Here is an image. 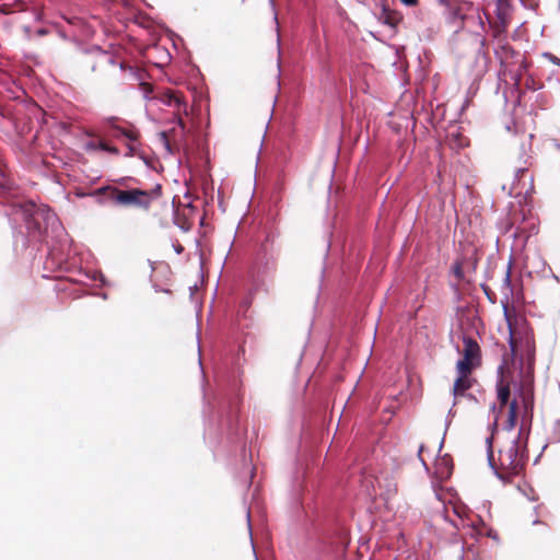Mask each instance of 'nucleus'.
<instances>
[{
	"instance_id": "nucleus-1",
	"label": "nucleus",
	"mask_w": 560,
	"mask_h": 560,
	"mask_svg": "<svg viewBox=\"0 0 560 560\" xmlns=\"http://www.w3.org/2000/svg\"><path fill=\"white\" fill-rule=\"evenodd\" d=\"M526 450L527 438L523 436L520 430L517 434L500 450V469L492 464L491 456H489V465L493 469L494 475L503 482H509L512 477L520 475L527 460Z\"/></svg>"
},
{
	"instance_id": "nucleus-2",
	"label": "nucleus",
	"mask_w": 560,
	"mask_h": 560,
	"mask_svg": "<svg viewBox=\"0 0 560 560\" xmlns=\"http://www.w3.org/2000/svg\"><path fill=\"white\" fill-rule=\"evenodd\" d=\"M112 191V199L116 205L124 207H136L140 209H149L152 202L150 192L141 189L120 190L116 187H102L97 192Z\"/></svg>"
},
{
	"instance_id": "nucleus-3",
	"label": "nucleus",
	"mask_w": 560,
	"mask_h": 560,
	"mask_svg": "<svg viewBox=\"0 0 560 560\" xmlns=\"http://www.w3.org/2000/svg\"><path fill=\"white\" fill-rule=\"evenodd\" d=\"M504 315L509 328V347L512 355H517L518 350H524L527 353L533 351V340L527 332H521L518 329H513L511 320L508 316L506 307H504Z\"/></svg>"
},
{
	"instance_id": "nucleus-4",
	"label": "nucleus",
	"mask_w": 560,
	"mask_h": 560,
	"mask_svg": "<svg viewBox=\"0 0 560 560\" xmlns=\"http://www.w3.org/2000/svg\"><path fill=\"white\" fill-rule=\"evenodd\" d=\"M504 364H500L497 370V396L501 405H505L510 398V383L504 376Z\"/></svg>"
},
{
	"instance_id": "nucleus-5",
	"label": "nucleus",
	"mask_w": 560,
	"mask_h": 560,
	"mask_svg": "<svg viewBox=\"0 0 560 560\" xmlns=\"http://www.w3.org/2000/svg\"><path fill=\"white\" fill-rule=\"evenodd\" d=\"M155 101H160L166 106L176 107L178 109L183 107L184 110H186V103L172 91L164 92L161 96L155 97Z\"/></svg>"
},
{
	"instance_id": "nucleus-6",
	"label": "nucleus",
	"mask_w": 560,
	"mask_h": 560,
	"mask_svg": "<svg viewBox=\"0 0 560 560\" xmlns=\"http://www.w3.org/2000/svg\"><path fill=\"white\" fill-rule=\"evenodd\" d=\"M479 354V346L471 338L464 337V359H467L472 362L475 358Z\"/></svg>"
},
{
	"instance_id": "nucleus-7",
	"label": "nucleus",
	"mask_w": 560,
	"mask_h": 560,
	"mask_svg": "<svg viewBox=\"0 0 560 560\" xmlns=\"http://www.w3.org/2000/svg\"><path fill=\"white\" fill-rule=\"evenodd\" d=\"M516 418H517V402H516V400H512L509 406V415H508V419L505 422V429L508 431H512L514 429L515 423H516Z\"/></svg>"
},
{
	"instance_id": "nucleus-8",
	"label": "nucleus",
	"mask_w": 560,
	"mask_h": 560,
	"mask_svg": "<svg viewBox=\"0 0 560 560\" xmlns=\"http://www.w3.org/2000/svg\"><path fill=\"white\" fill-rule=\"evenodd\" d=\"M469 388V381L466 376L458 375L453 386L454 396L462 395L466 389Z\"/></svg>"
},
{
	"instance_id": "nucleus-9",
	"label": "nucleus",
	"mask_w": 560,
	"mask_h": 560,
	"mask_svg": "<svg viewBox=\"0 0 560 560\" xmlns=\"http://www.w3.org/2000/svg\"><path fill=\"white\" fill-rule=\"evenodd\" d=\"M43 217L48 225L54 226L58 223L57 215L49 209H42L36 212V217Z\"/></svg>"
},
{
	"instance_id": "nucleus-10",
	"label": "nucleus",
	"mask_w": 560,
	"mask_h": 560,
	"mask_svg": "<svg viewBox=\"0 0 560 560\" xmlns=\"http://www.w3.org/2000/svg\"><path fill=\"white\" fill-rule=\"evenodd\" d=\"M471 361L462 358L456 363V369L458 375L467 376V374L470 372Z\"/></svg>"
},
{
	"instance_id": "nucleus-11",
	"label": "nucleus",
	"mask_w": 560,
	"mask_h": 560,
	"mask_svg": "<svg viewBox=\"0 0 560 560\" xmlns=\"http://www.w3.org/2000/svg\"><path fill=\"white\" fill-rule=\"evenodd\" d=\"M141 91L143 94V98L147 101H155V97H151V93L153 92V88L148 83H141Z\"/></svg>"
},
{
	"instance_id": "nucleus-12",
	"label": "nucleus",
	"mask_w": 560,
	"mask_h": 560,
	"mask_svg": "<svg viewBox=\"0 0 560 560\" xmlns=\"http://www.w3.org/2000/svg\"><path fill=\"white\" fill-rule=\"evenodd\" d=\"M517 489H518V491H520L523 495H525L529 501H536V500H537V497L535 495V493H534V490H533V489H530V488H529V489H528V491H527L525 488H523V487H521V486H518V487H517Z\"/></svg>"
},
{
	"instance_id": "nucleus-13",
	"label": "nucleus",
	"mask_w": 560,
	"mask_h": 560,
	"mask_svg": "<svg viewBox=\"0 0 560 560\" xmlns=\"http://www.w3.org/2000/svg\"><path fill=\"white\" fill-rule=\"evenodd\" d=\"M547 60H549L551 63L556 65V66H559L560 67V58L550 54V52H545L542 55Z\"/></svg>"
},
{
	"instance_id": "nucleus-14",
	"label": "nucleus",
	"mask_w": 560,
	"mask_h": 560,
	"mask_svg": "<svg viewBox=\"0 0 560 560\" xmlns=\"http://www.w3.org/2000/svg\"><path fill=\"white\" fill-rule=\"evenodd\" d=\"M159 137H160V140H161V142L163 143V145H164L165 150H166L168 153H171V144H170V142H168V140H167V136H166V133H165V132H160Z\"/></svg>"
},
{
	"instance_id": "nucleus-15",
	"label": "nucleus",
	"mask_w": 560,
	"mask_h": 560,
	"mask_svg": "<svg viewBox=\"0 0 560 560\" xmlns=\"http://www.w3.org/2000/svg\"><path fill=\"white\" fill-rule=\"evenodd\" d=\"M93 279L94 280H100L102 285H108L109 284L108 281L106 280L105 276L102 272H100V271H95L94 272Z\"/></svg>"
},
{
	"instance_id": "nucleus-16",
	"label": "nucleus",
	"mask_w": 560,
	"mask_h": 560,
	"mask_svg": "<svg viewBox=\"0 0 560 560\" xmlns=\"http://www.w3.org/2000/svg\"><path fill=\"white\" fill-rule=\"evenodd\" d=\"M400 2L407 7H413L417 4V0H400Z\"/></svg>"
},
{
	"instance_id": "nucleus-17",
	"label": "nucleus",
	"mask_w": 560,
	"mask_h": 560,
	"mask_svg": "<svg viewBox=\"0 0 560 560\" xmlns=\"http://www.w3.org/2000/svg\"><path fill=\"white\" fill-rule=\"evenodd\" d=\"M487 535H488V537L492 538L493 540H499L498 534L495 532H493L492 529H490Z\"/></svg>"
},
{
	"instance_id": "nucleus-18",
	"label": "nucleus",
	"mask_w": 560,
	"mask_h": 560,
	"mask_svg": "<svg viewBox=\"0 0 560 560\" xmlns=\"http://www.w3.org/2000/svg\"><path fill=\"white\" fill-rule=\"evenodd\" d=\"M395 492H396V485L395 483L388 485L387 494L390 495L392 493H395Z\"/></svg>"
},
{
	"instance_id": "nucleus-19",
	"label": "nucleus",
	"mask_w": 560,
	"mask_h": 560,
	"mask_svg": "<svg viewBox=\"0 0 560 560\" xmlns=\"http://www.w3.org/2000/svg\"><path fill=\"white\" fill-rule=\"evenodd\" d=\"M504 283H505L506 285H510V283H511V279H510V271H508V272H506V275H505Z\"/></svg>"
},
{
	"instance_id": "nucleus-20",
	"label": "nucleus",
	"mask_w": 560,
	"mask_h": 560,
	"mask_svg": "<svg viewBox=\"0 0 560 560\" xmlns=\"http://www.w3.org/2000/svg\"><path fill=\"white\" fill-rule=\"evenodd\" d=\"M455 273H456V276L462 277V269H460V266H456V267H455Z\"/></svg>"
},
{
	"instance_id": "nucleus-21",
	"label": "nucleus",
	"mask_w": 560,
	"mask_h": 560,
	"mask_svg": "<svg viewBox=\"0 0 560 560\" xmlns=\"http://www.w3.org/2000/svg\"><path fill=\"white\" fill-rule=\"evenodd\" d=\"M246 517H247V522H248V532H249V535L252 536V527H250V522H249V512L246 513Z\"/></svg>"
},
{
	"instance_id": "nucleus-22",
	"label": "nucleus",
	"mask_w": 560,
	"mask_h": 560,
	"mask_svg": "<svg viewBox=\"0 0 560 560\" xmlns=\"http://www.w3.org/2000/svg\"><path fill=\"white\" fill-rule=\"evenodd\" d=\"M100 148H101L102 150H104V151H107V150H108V148H107V145H106L105 143H101V144H100Z\"/></svg>"
},
{
	"instance_id": "nucleus-23",
	"label": "nucleus",
	"mask_w": 560,
	"mask_h": 560,
	"mask_svg": "<svg viewBox=\"0 0 560 560\" xmlns=\"http://www.w3.org/2000/svg\"><path fill=\"white\" fill-rule=\"evenodd\" d=\"M86 148H88V149H95V148H96V145H95L94 143H88V144H86Z\"/></svg>"
},
{
	"instance_id": "nucleus-24",
	"label": "nucleus",
	"mask_w": 560,
	"mask_h": 560,
	"mask_svg": "<svg viewBox=\"0 0 560 560\" xmlns=\"http://www.w3.org/2000/svg\"><path fill=\"white\" fill-rule=\"evenodd\" d=\"M458 145H459V147H464V145H466V143H465V141H460V142L458 143Z\"/></svg>"
},
{
	"instance_id": "nucleus-25",
	"label": "nucleus",
	"mask_w": 560,
	"mask_h": 560,
	"mask_svg": "<svg viewBox=\"0 0 560 560\" xmlns=\"http://www.w3.org/2000/svg\"><path fill=\"white\" fill-rule=\"evenodd\" d=\"M523 172H524V168H518V170H517V175H518L520 173H523Z\"/></svg>"
},
{
	"instance_id": "nucleus-26",
	"label": "nucleus",
	"mask_w": 560,
	"mask_h": 560,
	"mask_svg": "<svg viewBox=\"0 0 560 560\" xmlns=\"http://www.w3.org/2000/svg\"><path fill=\"white\" fill-rule=\"evenodd\" d=\"M178 125H183V120L180 118H178Z\"/></svg>"
},
{
	"instance_id": "nucleus-27",
	"label": "nucleus",
	"mask_w": 560,
	"mask_h": 560,
	"mask_svg": "<svg viewBox=\"0 0 560 560\" xmlns=\"http://www.w3.org/2000/svg\"><path fill=\"white\" fill-rule=\"evenodd\" d=\"M539 521L538 520H534L533 524H538Z\"/></svg>"
},
{
	"instance_id": "nucleus-28",
	"label": "nucleus",
	"mask_w": 560,
	"mask_h": 560,
	"mask_svg": "<svg viewBox=\"0 0 560 560\" xmlns=\"http://www.w3.org/2000/svg\"><path fill=\"white\" fill-rule=\"evenodd\" d=\"M559 5H560V0H559Z\"/></svg>"
}]
</instances>
